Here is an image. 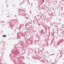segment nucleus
Returning <instances> with one entry per match:
<instances>
[{
	"instance_id": "obj_1",
	"label": "nucleus",
	"mask_w": 64,
	"mask_h": 64,
	"mask_svg": "<svg viewBox=\"0 0 64 64\" xmlns=\"http://www.w3.org/2000/svg\"><path fill=\"white\" fill-rule=\"evenodd\" d=\"M2 36L4 37H6V35H2Z\"/></svg>"
},
{
	"instance_id": "obj_2",
	"label": "nucleus",
	"mask_w": 64,
	"mask_h": 64,
	"mask_svg": "<svg viewBox=\"0 0 64 64\" xmlns=\"http://www.w3.org/2000/svg\"><path fill=\"white\" fill-rule=\"evenodd\" d=\"M43 2H44V0H43Z\"/></svg>"
},
{
	"instance_id": "obj_3",
	"label": "nucleus",
	"mask_w": 64,
	"mask_h": 64,
	"mask_svg": "<svg viewBox=\"0 0 64 64\" xmlns=\"http://www.w3.org/2000/svg\"><path fill=\"white\" fill-rule=\"evenodd\" d=\"M20 11H21V10L20 9Z\"/></svg>"
},
{
	"instance_id": "obj_4",
	"label": "nucleus",
	"mask_w": 64,
	"mask_h": 64,
	"mask_svg": "<svg viewBox=\"0 0 64 64\" xmlns=\"http://www.w3.org/2000/svg\"><path fill=\"white\" fill-rule=\"evenodd\" d=\"M38 16H39V15H38Z\"/></svg>"
},
{
	"instance_id": "obj_5",
	"label": "nucleus",
	"mask_w": 64,
	"mask_h": 64,
	"mask_svg": "<svg viewBox=\"0 0 64 64\" xmlns=\"http://www.w3.org/2000/svg\"><path fill=\"white\" fill-rule=\"evenodd\" d=\"M54 33H55V32H54Z\"/></svg>"
},
{
	"instance_id": "obj_6",
	"label": "nucleus",
	"mask_w": 64,
	"mask_h": 64,
	"mask_svg": "<svg viewBox=\"0 0 64 64\" xmlns=\"http://www.w3.org/2000/svg\"><path fill=\"white\" fill-rule=\"evenodd\" d=\"M8 17H9V16H8Z\"/></svg>"
}]
</instances>
